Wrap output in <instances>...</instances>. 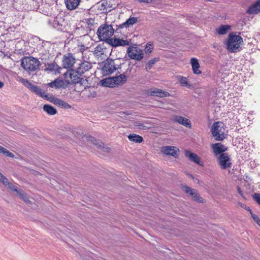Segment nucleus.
<instances>
[{
  "label": "nucleus",
  "mask_w": 260,
  "mask_h": 260,
  "mask_svg": "<svg viewBox=\"0 0 260 260\" xmlns=\"http://www.w3.org/2000/svg\"><path fill=\"white\" fill-rule=\"evenodd\" d=\"M147 94L149 95L156 96L160 98L167 97L170 95L168 92L155 88L148 89L147 90Z\"/></svg>",
  "instance_id": "14"
},
{
  "label": "nucleus",
  "mask_w": 260,
  "mask_h": 260,
  "mask_svg": "<svg viewBox=\"0 0 260 260\" xmlns=\"http://www.w3.org/2000/svg\"><path fill=\"white\" fill-rule=\"evenodd\" d=\"M237 191H238V193L240 194V196H241L242 198H244V194H243V192H242V191L241 190V188H240V187L237 186Z\"/></svg>",
  "instance_id": "46"
},
{
  "label": "nucleus",
  "mask_w": 260,
  "mask_h": 260,
  "mask_svg": "<svg viewBox=\"0 0 260 260\" xmlns=\"http://www.w3.org/2000/svg\"><path fill=\"white\" fill-rule=\"evenodd\" d=\"M211 148L216 156L218 154L220 155L222 153H224V152L228 149L226 147L220 143L212 144L211 145Z\"/></svg>",
  "instance_id": "15"
},
{
  "label": "nucleus",
  "mask_w": 260,
  "mask_h": 260,
  "mask_svg": "<svg viewBox=\"0 0 260 260\" xmlns=\"http://www.w3.org/2000/svg\"><path fill=\"white\" fill-rule=\"evenodd\" d=\"M220 122H214L211 127V133L216 141H221L225 139V134L223 129L220 125Z\"/></svg>",
  "instance_id": "7"
},
{
  "label": "nucleus",
  "mask_w": 260,
  "mask_h": 260,
  "mask_svg": "<svg viewBox=\"0 0 260 260\" xmlns=\"http://www.w3.org/2000/svg\"><path fill=\"white\" fill-rule=\"evenodd\" d=\"M230 27L231 26L229 25H221L218 29H217V33L219 35L226 34L230 29Z\"/></svg>",
  "instance_id": "30"
},
{
  "label": "nucleus",
  "mask_w": 260,
  "mask_h": 260,
  "mask_svg": "<svg viewBox=\"0 0 260 260\" xmlns=\"http://www.w3.org/2000/svg\"><path fill=\"white\" fill-rule=\"evenodd\" d=\"M85 22L89 26H93L94 24V19L90 18L85 19Z\"/></svg>",
  "instance_id": "42"
},
{
  "label": "nucleus",
  "mask_w": 260,
  "mask_h": 260,
  "mask_svg": "<svg viewBox=\"0 0 260 260\" xmlns=\"http://www.w3.org/2000/svg\"><path fill=\"white\" fill-rule=\"evenodd\" d=\"M84 10H89V9L88 8H85L84 9Z\"/></svg>",
  "instance_id": "51"
},
{
  "label": "nucleus",
  "mask_w": 260,
  "mask_h": 260,
  "mask_svg": "<svg viewBox=\"0 0 260 260\" xmlns=\"http://www.w3.org/2000/svg\"><path fill=\"white\" fill-rule=\"evenodd\" d=\"M252 197L253 199L260 205V194L255 193Z\"/></svg>",
  "instance_id": "43"
},
{
  "label": "nucleus",
  "mask_w": 260,
  "mask_h": 260,
  "mask_svg": "<svg viewBox=\"0 0 260 260\" xmlns=\"http://www.w3.org/2000/svg\"><path fill=\"white\" fill-rule=\"evenodd\" d=\"M198 192V191L196 189H194V193L191 196L192 199H193V197H194L196 195V196L197 195V193Z\"/></svg>",
  "instance_id": "47"
},
{
  "label": "nucleus",
  "mask_w": 260,
  "mask_h": 260,
  "mask_svg": "<svg viewBox=\"0 0 260 260\" xmlns=\"http://www.w3.org/2000/svg\"><path fill=\"white\" fill-rule=\"evenodd\" d=\"M192 200L198 203H204V199L200 197L198 192L197 193V195L193 197Z\"/></svg>",
  "instance_id": "40"
},
{
  "label": "nucleus",
  "mask_w": 260,
  "mask_h": 260,
  "mask_svg": "<svg viewBox=\"0 0 260 260\" xmlns=\"http://www.w3.org/2000/svg\"><path fill=\"white\" fill-rule=\"evenodd\" d=\"M48 85L49 87L52 88H63L64 87V82L62 79L57 78L53 81L48 83Z\"/></svg>",
  "instance_id": "22"
},
{
  "label": "nucleus",
  "mask_w": 260,
  "mask_h": 260,
  "mask_svg": "<svg viewBox=\"0 0 260 260\" xmlns=\"http://www.w3.org/2000/svg\"><path fill=\"white\" fill-rule=\"evenodd\" d=\"M89 141L91 142L94 145L96 146L98 148L100 149L102 152L109 153L111 149L106 147L104 144L100 140H96L92 136H88L86 137Z\"/></svg>",
  "instance_id": "10"
},
{
  "label": "nucleus",
  "mask_w": 260,
  "mask_h": 260,
  "mask_svg": "<svg viewBox=\"0 0 260 260\" xmlns=\"http://www.w3.org/2000/svg\"><path fill=\"white\" fill-rule=\"evenodd\" d=\"M185 156L188 158L190 161H193L200 166H202V164L200 163L201 159L200 157L196 153H192L188 150H186L185 151Z\"/></svg>",
  "instance_id": "17"
},
{
  "label": "nucleus",
  "mask_w": 260,
  "mask_h": 260,
  "mask_svg": "<svg viewBox=\"0 0 260 260\" xmlns=\"http://www.w3.org/2000/svg\"><path fill=\"white\" fill-rule=\"evenodd\" d=\"M43 110L48 114L53 115L56 114L57 110L51 105L46 104L43 106Z\"/></svg>",
  "instance_id": "28"
},
{
  "label": "nucleus",
  "mask_w": 260,
  "mask_h": 260,
  "mask_svg": "<svg viewBox=\"0 0 260 260\" xmlns=\"http://www.w3.org/2000/svg\"><path fill=\"white\" fill-rule=\"evenodd\" d=\"M250 213L254 221L260 226V219H259L257 215L253 214L251 211H250Z\"/></svg>",
  "instance_id": "41"
},
{
  "label": "nucleus",
  "mask_w": 260,
  "mask_h": 260,
  "mask_svg": "<svg viewBox=\"0 0 260 260\" xmlns=\"http://www.w3.org/2000/svg\"><path fill=\"white\" fill-rule=\"evenodd\" d=\"M45 66L46 67V68L44 69L45 71H49L50 72H56L57 71L58 73L59 72V70L60 69V68L55 62H52L51 63H45Z\"/></svg>",
  "instance_id": "23"
},
{
  "label": "nucleus",
  "mask_w": 260,
  "mask_h": 260,
  "mask_svg": "<svg viewBox=\"0 0 260 260\" xmlns=\"http://www.w3.org/2000/svg\"><path fill=\"white\" fill-rule=\"evenodd\" d=\"M75 62V59L71 53H68L63 56L62 66L64 68L69 69L73 67Z\"/></svg>",
  "instance_id": "12"
},
{
  "label": "nucleus",
  "mask_w": 260,
  "mask_h": 260,
  "mask_svg": "<svg viewBox=\"0 0 260 260\" xmlns=\"http://www.w3.org/2000/svg\"><path fill=\"white\" fill-rule=\"evenodd\" d=\"M103 48L101 45H98L94 48V54L95 55L99 56L100 54H103Z\"/></svg>",
  "instance_id": "35"
},
{
  "label": "nucleus",
  "mask_w": 260,
  "mask_h": 260,
  "mask_svg": "<svg viewBox=\"0 0 260 260\" xmlns=\"http://www.w3.org/2000/svg\"><path fill=\"white\" fill-rule=\"evenodd\" d=\"M137 21V18L136 17H131L128 18L124 23L119 26L118 28H122L123 27H128L129 25H133L136 23Z\"/></svg>",
  "instance_id": "27"
},
{
  "label": "nucleus",
  "mask_w": 260,
  "mask_h": 260,
  "mask_svg": "<svg viewBox=\"0 0 260 260\" xmlns=\"http://www.w3.org/2000/svg\"><path fill=\"white\" fill-rule=\"evenodd\" d=\"M127 53L131 59L140 61L143 58V53L138 47H128L127 50Z\"/></svg>",
  "instance_id": "9"
},
{
  "label": "nucleus",
  "mask_w": 260,
  "mask_h": 260,
  "mask_svg": "<svg viewBox=\"0 0 260 260\" xmlns=\"http://www.w3.org/2000/svg\"><path fill=\"white\" fill-rule=\"evenodd\" d=\"M6 186H8L9 189L17 192V193L20 191V190H18L16 186L14 185L12 183H10L9 181L8 184H7Z\"/></svg>",
  "instance_id": "38"
},
{
  "label": "nucleus",
  "mask_w": 260,
  "mask_h": 260,
  "mask_svg": "<svg viewBox=\"0 0 260 260\" xmlns=\"http://www.w3.org/2000/svg\"><path fill=\"white\" fill-rule=\"evenodd\" d=\"M4 83L0 81V88H2L4 86Z\"/></svg>",
  "instance_id": "50"
},
{
  "label": "nucleus",
  "mask_w": 260,
  "mask_h": 260,
  "mask_svg": "<svg viewBox=\"0 0 260 260\" xmlns=\"http://www.w3.org/2000/svg\"><path fill=\"white\" fill-rule=\"evenodd\" d=\"M179 82L181 86L184 87L190 88L191 86V84L189 83L187 78L183 76H181L179 78Z\"/></svg>",
  "instance_id": "31"
},
{
  "label": "nucleus",
  "mask_w": 260,
  "mask_h": 260,
  "mask_svg": "<svg viewBox=\"0 0 260 260\" xmlns=\"http://www.w3.org/2000/svg\"><path fill=\"white\" fill-rule=\"evenodd\" d=\"M128 138L131 141L134 142L135 143H140L143 141L142 137L135 134H130L128 136Z\"/></svg>",
  "instance_id": "29"
},
{
  "label": "nucleus",
  "mask_w": 260,
  "mask_h": 260,
  "mask_svg": "<svg viewBox=\"0 0 260 260\" xmlns=\"http://www.w3.org/2000/svg\"><path fill=\"white\" fill-rule=\"evenodd\" d=\"M92 64L88 61H84L79 64V67L76 69L79 74L83 75L86 72L92 68Z\"/></svg>",
  "instance_id": "16"
},
{
  "label": "nucleus",
  "mask_w": 260,
  "mask_h": 260,
  "mask_svg": "<svg viewBox=\"0 0 260 260\" xmlns=\"http://www.w3.org/2000/svg\"><path fill=\"white\" fill-rule=\"evenodd\" d=\"M0 182L6 186L8 184V179L0 173Z\"/></svg>",
  "instance_id": "37"
},
{
  "label": "nucleus",
  "mask_w": 260,
  "mask_h": 260,
  "mask_svg": "<svg viewBox=\"0 0 260 260\" xmlns=\"http://www.w3.org/2000/svg\"><path fill=\"white\" fill-rule=\"evenodd\" d=\"M80 0H65V4L68 10L75 9L79 5Z\"/></svg>",
  "instance_id": "21"
},
{
  "label": "nucleus",
  "mask_w": 260,
  "mask_h": 260,
  "mask_svg": "<svg viewBox=\"0 0 260 260\" xmlns=\"http://www.w3.org/2000/svg\"><path fill=\"white\" fill-rule=\"evenodd\" d=\"M9 152L10 151L9 150H8L7 149L3 147L1 149V151L0 152V153L4 154L7 156H8V154L9 153Z\"/></svg>",
  "instance_id": "45"
},
{
  "label": "nucleus",
  "mask_w": 260,
  "mask_h": 260,
  "mask_svg": "<svg viewBox=\"0 0 260 260\" xmlns=\"http://www.w3.org/2000/svg\"><path fill=\"white\" fill-rule=\"evenodd\" d=\"M101 85L104 87H113L115 86L113 77L107 78L101 81Z\"/></svg>",
  "instance_id": "25"
},
{
  "label": "nucleus",
  "mask_w": 260,
  "mask_h": 260,
  "mask_svg": "<svg viewBox=\"0 0 260 260\" xmlns=\"http://www.w3.org/2000/svg\"><path fill=\"white\" fill-rule=\"evenodd\" d=\"M182 189L186 194H188L190 197L192 196V194L194 193V188H192L186 185L182 186Z\"/></svg>",
  "instance_id": "34"
},
{
  "label": "nucleus",
  "mask_w": 260,
  "mask_h": 260,
  "mask_svg": "<svg viewBox=\"0 0 260 260\" xmlns=\"http://www.w3.org/2000/svg\"><path fill=\"white\" fill-rule=\"evenodd\" d=\"M159 60L158 58H154L150 60H149L147 63L146 64L145 69L147 71L150 70L152 66Z\"/></svg>",
  "instance_id": "32"
},
{
  "label": "nucleus",
  "mask_w": 260,
  "mask_h": 260,
  "mask_svg": "<svg viewBox=\"0 0 260 260\" xmlns=\"http://www.w3.org/2000/svg\"><path fill=\"white\" fill-rule=\"evenodd\" d=\"M81 74L77 70H71L64 74V79L68 83L77 84L81 82Z\"/></svg>",
  "instance_id": "5"
},
{
  "label": "nucleus",
  "mask_w": 260,
  "mask_h": 260,
  "mask_svg": "<svg viewBox=\"0 0 260 260\" xmlns=\"http://www.w3.org/2000/svg\"><path fill=\"white\" fill-rule=\"evenodd\" d=\"M17 194L19 196V198L25 203L27 204H30L31 203V202L29 200V198L27 197L26 194L22 191L20 190Z\"/></svg>",
  "instance_id": "33"
},
{
  "label": "nucleus",
  "mask_w": 260,
  "mask_h": 260,
  "mask_svg": "<svg viewBox=\"0 0 260 260\" xmlns=\"http://www.w3.org/2000/svg\"><path fill=\"white\" fill-rule=\"evenodd\" d=\"M84 50V46H83V45H81V46H80V50L81 51H83V50Z\"/></svg>",
  "instance_id": "49"
},
{
  "label": "nucleus",
  "mask_w": 260,
  "mask_h": 260,
  "mask_svg": "<svg viewBox=\"0 0 260 260\" xmlns=\"http://www.w3.org/2000/svg\"><path fill=\"white\" fill-rule=\"evenodd\" d=\"M174 121L188 128H190L191 127L190 121L188 119L181 116H176L174 118Z\"/></svg>",
  "instance_id": "18"
},
{
  "label": "nucleus",
  "mask_w": 260,
  "mask_h": 260,
  "mask_svg": "<svg viewBox=\"0 0 260 260\" xmlns=\"http://www.w3.org/2000/svg\"><path fill=\"white\" fill-rule=\"evenodd\" d=\"M113 78L115 85H122L125 83L127 80V77L124 74H120L118 76L113 77Z\"/></svg>",
  "instance_id": "24"
},
{
  "label": "nucleus",
  "mask_w": 260,
  "mask_h": 260,
  "mask_svg": "<svg viewBox=\"0 0 260 260\" xmlns=\"http://www.w3.org/2000/svg\"><path fill=\"white\" fill-rule=\"evenodd\" d=\"M243 43V38L240 35H237L236 32H232L229 34L226 39V48L230 52H238L242 49L241 46Z\"/></svg>",
  "instance_id": "1"
},
{
  "label": "nucleus",
  "mask_w": 260,
  "mask_h": 260,
  "mask_svg": "<svg viewBox=\"0 0 260 260\" xmlns=\"http://www.w3.org/2000/svg\"><path fill=\"white\" fill-rule=\"evenodd\" d=\"M54 103L56 105H58L59 106L62 108L67 109L71 108V106L69 105L68 103L57 98L55 99V100H54Z\"/></svg>",
  "instance_id": "26"
},
{
  "label": "nucleus",
  "mask_w": 260,
  "mask_h": 260,
  "mask_svg": "<svg viewBox=\"0 0 260 260\" xmlns=\"http://www.w3.org/2000/svg\"><path fill=\"white\" fill-rule=\"evenodd\" d=\"M102 71L104 75H109L113 73L114 71L121 68L123 64L120 58L113 59L108 58L102 62Z\"/></svg>",
  "instance_id": "2"
},
{
  "label": "nucleus",
  "mask_w": 260,
  "mask_h": 260,
  "mask_svg": "<svg viewBox=\"0 0 260 260\" xmlns=\"http://www.w3.org/2000/svg\"><path fill=\"white\" fill-rule=\"evenodd\" d=\"M161 151L166 155H170L175 158L178 157L179 149L175 146H167L161 148Z\"/></svg>",
  "instance_id": "11"
},
{
  "label": "nucleus",
  "mask_w": 260,
  "mask_h": 260,
  "mask_svg": "<svg viewBox=\"0 0 260 260\" xmlns=\"http://www.w3.org/2000/svg\"><path fill=\"white\" fill-rule=\"evenodd\" d=\"M134 125L136 128L139 129H146L148 128L147 126L144 125L142 123L138 122H135Z\"/></svg>",
  "instance_id": "39"
},
{
  "label": "nucleus",
  "mask_w": 260,
  "mask_h": 260,
  "mask_svg": "<svg viewBox=\"0 0 260 260\" xmlns=\"http://www.w3.org/2000/svg\"><path fill=\"white\" fill-rule=\"evenodd\" d=\"M260 11V0H257L256 3L249 7L247 13L249 14H257Z\"/></svg>",
  "instance_id": "20"
},
{
  "label": "nucleus",
  "mask_w": 260,
  "mask_h": 260,
  "mask_svg": "<svg viewBox=\"0 0 260 260\" xmlns=\"http://www.w3.org/2000/svg\"><path fill=\"white\" fill-rule=\"evenodd\" d=\"M8 156L10 157H14V155L12 152H10Z\"/></svg>",
  "instance_id": "48"
},
{
  "label": "nucleus",
  "mask_w": 260,
  "mask_h": 260,
  "mask_svg": "<svg viewBox=\"0 0 260 260\" xmlns=\"http://www.w3.org/2000/svg\"><path fill=\"white\" fill-rule=\"evenodd\" d=\"M21 82L23 84L28 88L32 92L36 94L39 96L44 98L46 100H48V96L45 94L44 92L42 91V89L34 84L29 82V81L25 79H21Z\"/></svg>",
  "instance_id": "6"
},
{
  "label": "nucleus",
  "mask_w": 260,
  "mask_h": 260,
  "mask_svg": "<svg viewBox=\"0 0 260 260\" xmlns=\"http://www.w3.org/2000/svg\"><path fill=\"white\" fill-rule=\"evenodd\" d=\"M40 61L32 56L23 57L21 60V67L28 72H33L38 70L41 66Z\"/></svg>",
  "instance_id": "3"
},
{
  "label": "nucleus",
  "mask_w": 260,
  "mask_h": 260,
  "mask_svg": "<svg viewBox=\"0 0 260 260\" xmlns=\"http://www.w3.org/2000/svg\"><path fill=\"white\" fill-rule=\"evenodd\" d=\"M217 160L220 168L225 170L232 166L231 159L228 153H222L217 157Z\"/></svg>",
  "instance_id": "8"
},
{
  "label": "nucleus",
  "mask_w": 260,
  "mask_h": 260,
  "mask_svg": "<svg viewBox=\"0 0 260 260\" xmlns=\"http://www.w3.org/2000/svg\"><path fill=\"white\" fill-rule=\"evenodd\" d=\"M108 43L113 47L125 46L129 45V42L127 40H123L119 38H113L109 40Z\"/></svg>",
  "instance_id": "13"
},
{
  "label": "nucleus",
  "mask_w": 260,
  "mask_h": 260,
  "mask_svg": "<svg viewBox=\"0 0 260 260\" xmlns=\"http://www.w3.org/2000/svg\"><path fill=\"white\" fill-rule=\"evenodd\" d=\"M114 29L112 25H108L105 23L101 25L97 31V34L101 40L107 41L109 42V40L111 39V37L113 36Z\"/></svg>",
  "instance_id": "4"
},
{
  "label": "nucleus",
  "mask_w": 260,
  "mask_h": 260,
  "mask_svg": "<svg viewBox=\"0 0 260 260\" xmlns=\"http://www.w3.org/2000/svg\"><path fill=\"white\" fill-rule=\"evenodd\" d=\"M153 48V45L150 42L147 43L145 48L146 53H151L152 51Z\"/></svg>",
  "instance_id": "36"
},
{
  "label": "nucleus",
  "mask_w": 260,
  "mask_h": 260,
  "mask_svg": "<svg viewBox=\"0 0 260 260\" xmlns=\"http://www.w3.org/2000/svg\"><path fill=\"white\" fill-rule=\"evenodd\" d=\"M193 73L195 74H201L202 72L200 70V65L198 60L196 58H192L190 60Z\"/></svg>",
  "instance_id": "19"
},
{
  "label": "nucleus",
  "mask_w": 260,
  "mask_h": 260,
  "mask_svg": "<svg viewBox=\"0 0 260 260\" xmlns=\"http://www.w3.org/2000/svg\"><path fill=\"white\" fill-rule=\"evenodd\" d=\"M107 5H108V3L107 2H103L100 7V9L101 10H103V11H104V10H107Z\"/></svg>",
  "instance_id": "44"
}]
</instances>
